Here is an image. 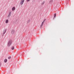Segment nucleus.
Masks as SVG:
<instances>
[{
    "instance_id": "1",
    "label": "nucleus",
    "mask_w": 74,
    "mask_h": 74,
    "mask_svg": "<svg viewBox=\"0 0 74 74\" xmlns=\"http://www.w3.org/2000/svg\"><path fill=\"white\" fill-rule=\"evenodd\" d=\"M6 30H7V29H5L3 30V34L2 35V36H3L5 32H6Z\"/></svg>"
},
{
    "instance_id": "2",
    "label": "nucleus",
    "mask_w": 74,
    "mask_h": 74,
    "mask_svg": "<svg viewBox=\"0 0 74 74\" xmlns=\"http://www.w3.org/2000/svg\"><path fill=\"white\" fill-rule=\"evenodd\" d=\"M11 43H12V42H11V41H9L8 42V47H10L11 44Z\"/></svg>"
},
{
    "instance_id": "3",
    "label": "nucleus",
    "mask_w": 74,
    "mask_h": 74,
    "mask_svg": "<svg viewBox=\"0 0 74 74\" xmlns=\"http://www.w3.org/2000/svg\"><path fill=\"white\" fill-rule=\"evenodd\" d=\"M24 1H25V0H21V5H22V4H23Z\"/></svg>"
},
{
    "instance_id": "4",
    "label": "nucleus",
    "mask_w": 74,
    "mask_h": 74,
    "mask_svg": "<svg viewBox=\"0 0 74 74\" xmlns=\"http://www.w3.org/2000/svg\"><path fill=\"white\" fill-rule=\"evenodd\" d=\"M5 23H8V20L7 19V20H6Z\"/></svg>"
},
{
    "instance_id": "5",
    "label": "nucleus",
    "mask_w": 74,
    "mask_h": 74,
    "mask_svg": "<svg viewBox=\"0 0 74 74\" xmlns=\"http://www.w3.org/2000/svg\"><path fill=\"white\" fill-rule=\"evenodd\" d=\"M45 21V20H44L43 21V22L42 23V25H41V27H42V24H44V21Z\"/></svg>"
},
{
    "instance_id": "6",
    "label": "nucleus",
    "mask_w": 74,
    "mask_h": 74,
    "mask_svg": "<svg viewBox=\"0 0 74 74\" xmlns=\"http://www.w3.org/2000/svg\"><path fill=\"white\" fill-rule=\"evenodd\" d=\"M15 10V8L14 7L12 8V11H14Z\"/></svg>"
},
{
    "instance_id": "7",
    "label": "nucleus",
    "mask_w": 74,
    "mask_h": 74,
    "mask_svg": "<svg viewBox=\"0 0 74 74\" xmlns=\"http://www.w3.org/2000/svg\"><path fill=\"white\" fill-rule=\"evenodd\" d=\"M4 62H5V63H6V62H7V59H5L4 60Z\"/></svg>"
},
{
    "instance_id": "8",
    "label": "nucleus",
    "mask_w": 74,
    "mask_h": 74,
    "mask_svg": "<svg viewBox=\"0 0 74 74\" xmlns=\"http://www.w3.org/2000/svg\"><path fill=\"white\" fill-rule=\"evenodd\" d=\"M11 49H12V50H14V47H12Z\"/></svg>"
},
{
    "instance_id": "9",
    "label": "nucleus",
    "mask_w": 74,
    "mask_h": 74,
    "mask_svg": "<svg viewBox=\"0 0 74 74\" xmlns=\"http://www.w3.org/2000/svg\"><path fill=\"white\" fill-rule=\"evenodd\" d=\"M11 14V12H10L8 16H10V15Z\"/></svg>"
},
{
    "instance_id": "10",
    "label": "nucleus",
    "mask_w": 74,
    "mask_h": 74,
    "mask_svg": "<svg viewBox=\"0 0 74 74\" xmlns=\"http://www.w3.org/2000/svg\"><path fill=\"white\" fill-rule=\"evenodd\" d=\"M11 56H9L8 57V59H11Z\"/></svg>"
},
{
    "instance_id": "11",
    "label": "nucleus",
    "mask_w": 74,
    "mask_h": 74,
    "mask_svg": "<svg viewBox=\"0 0 74 74\" xmlns=\"http://www.w3.org/2000/svg\"><path fill=\"white\" fill-rule=\"evenodd\" d=\"M56 14H54V17L55 18V17H56Z\"/></svg>"
},
{
    "instance_id": "12",
    "label": "nucleus",
    "mask_w": 74,
    "mask_h": 74,
    "mask_svg": "<svg viewBox=\"0 0 74 74\" xmlns=\"http://www.w3.org/2000/svg\"><path fill=\"white\" fill-rule=\"evenodd\" d=\"M27 1H29L30 0H27Z\"/></svg>"
}]
</instances>
